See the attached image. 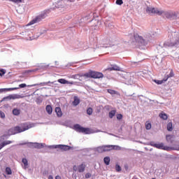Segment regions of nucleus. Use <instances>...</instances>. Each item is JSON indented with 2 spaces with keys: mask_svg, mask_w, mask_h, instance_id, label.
<instances>
[{
  "mask_svg": "<svg viewBox=\"0 0 179 179\" xmlns=\"http://www.w3.org/2000/svg\"><path fill=\"white\" fill-rule=\"evenodd\" d=\"M69 2H75V0H68Z\"/></svg>",
  "mask_w": 179,
  "mask_h": 179,
  "instance_id": "obj_51",
  "label": "nucleus"
},
{
  "mask_svg": "<svg viewBox=\"0 0 179 179\" xmlns=\"http://www.w3.org/2000/svg\"><path fill=\"white\" fill-rule=\"evenodd\" d=\"M145 129L149 130L152 129V124L149 122H145Z\"/></svg>",
  "mask_w": 179,
  "mask_h": 179,
  "instance_id": "obj_29",
  "label": "nucleus"
},
{
  "mask_svg": "<svg viewBox=\"0 0 179 179\" xmlns=\"http://www.w3.org/2000/svg\"><path fill=\"white\" fill-rule=\"evenodd\" d=\"M46 111L48 114H52V107L50 105L46 106Z\"/></svg>",
  "mask_w": 179,
  "mask_h": 179,
  "instance_id": "obj_22",
  "label": "nucleus"
},
{
  "mask_svg": "<svg viewBox=\"0 0 179 179\" xmlns=\"http://www.w3.org/2000/svg\"><path fill=\"white\" fill-rule=\"evenodd\" d=\"M169 39L164 43V47H176L179 44L178 34L176 32L169 35Z\"/></svg>",
  "mask_w": 179,
  "mask_h": 179,
  "instance_id": "obj_4",
  "label": "nucleus"
},
{
  "mask_svg": "<svg viewBox=\"0 0 179 179\" xmlns=\"http://www.w3.org/2000/svg\"><path fill=\"white\" fill-rule=\"evenodd\" d=\"M173 76H174V74L173 73V71H171L169 75H168V77L166 78V79H169V78H173Z\"/></svg>",
  "mask_w": 179,
  "mask_h": 179,
  "instance_id": "obj_41",
  "label": "nucleus"
},
{
  "mask_svg": "<svg viewBox=\"0 0 179 179\" xmlns=\"http://www.w3.org/2000/svg\"><path fill=\"white\" fill-rule=\"evenodd\" d=\"M3 144V145L5 147L6 146V145H10V143H12V141H4L3 143H1Z\"/></svg>",
  "mask_w": 179,
  "mask_h": 179,
  "instance_id": "obj_35",
  "label": "nucleus"
},
{
  "mask_svg": "<svg viewBox=\"0 0 179 179\" xmlns=\"http://www.w3.org/2000/svg\"><path fill=\"white\" fill-rule=\"evenodd\" d=\"M79 103H80V100L79 99V98H78V96H74V100L73 101V105L76 106L79 104Z\"/></svg>",
  "mask_w": 179,
  "mask_h": 179,
  "instance_id": "obj_21",
  "label": "nucleus"
},
{
  "mask_svg": "<svg viewBox=\"0 0 179 179\" xmlns=\"http://www.w3.org/2000/svg\"><path fill=\"white\" fill-rule=\"evenodd\" d=\"M56 8H62V9H63V10H65L66 9V7L65 6V1L60 0L57 2V5L56 6Z\"/></svg>",
  "mask_w": 179,
  "mask_h": 179,
  "instance_id": "obj_11",
  "label": "nucleus"
},
{
  "mask_svg": "<svg viewBox=\"0 0 179 179\" xmlns=\"http://www.w3.org/2000/svg\"><path fill=\"white\" fill-rule=\"evenodd\" d=\"M84 76H86V78H92V71L89 72L88 73H85Z\"/></svg>",
  "mask_w": 179,
  "mask_h": 179,
  "instance_id": "obj_38",
  "label": "nucleus"
},
{
  "mask_svg": "<svg viewBox=\"0 0 179 179\" xmlns=\"http://www.w3.org/2000/svg\"><path fill=\"white\" fill-rule=\"evenodd\" d=\"M167 131H169L171 132L173 131V123L172 122H169L167 124Z\"/></svg>",
  "mask_w": 179,
  "mask_h": 179,
  "instance_id": "obj_25",
  "label": "nucleus"
},
{
  "mask_svg": "<svg viewBox=\"0 0 179 179\" xmlns=\"http://www.w3.org/2000/svg\"><path fill=\"white\" fill-rule=\"evenodd\" d=\"M34 148H36L37 149H41L43 148H48L50 145L47 146L45 143H34Z\"/></svg>",
  "mask_w": 179,
  "mask_h": 179,
  "instance_id": "obj_14",
  "label": "nucleus"
},
{
  "mask_svg": "<svg viewBox=\"0 0 179 179\" xmlns=\"http://www.w3.org/2000/svg\"><path fill=\"white\" fill-rule=\"evenodd\" d=\"M60 178H61V177H59V176L55 177V179H60Z\"/></svg>",
  "mask_w": 179,
  "mask_h": 179,
  "instance_id": "obj_50",
  "label": "nucleus"
},
{
  "mask_svg": "<svg viewBox=\"0 0 179 179\" xmlns=\"http://www.w3.org/2000/svg\"><path fill=\"white\" fill-rule=\"evenodd\" d=\"M8 1H10V2H15V3L19 2V0H8Z\"/></svg>",
  "mask_w": 179,
  "mask_h": 179,
  "instance_id": "obj_47",
  "label": "nucleus"
},
{
  "mask_svg": "<svg viewBox=\"0 0 179 179\" xmlns=\"http://www.w3.org/2000/svg\"><path fill=\"white\" fill-rule=\"evenodd\" d=\"M110 157H106L103 158V162L105 163V164L106 166H109L110 165Z\"/></svg>",
  "mask_w": 179,
  "mask_h": 179,
  "instance_id": "obj_23",
  "label": "nucleus"
},
{
  "mask_svg": "<svg viewBox=\"0 0 179 179\" xmlns=\"http://www.w3.org/2000/svg\"><path fill=\"white\" fill-rule=\"evenodd\" d=\"M108 93H109L110 94H112V95L117 94V92H115L113 90H108Z\"/></svg>",
  "mask_w": 179,
  "mask_h": 179,
  "instance_id": "obj_36",
  "label": "nucleus"
},
{
  "mask_svg": "<svg viewBox=\"0 0 179 179\" xmlns=\"http://www.w3.org/2000/svg\"><path fill=\"white\" fill-rule=\"evenodd\" d=\"M33 125L30 123H24L20 126H17L13 127L8 130L9 135H16V134H20L21 132H24V131H27V129H30L32 128Z\"/></svg>",
  "mask_w": 179,
  "mask_h": 179,
  "instance_id": "obj_2",
  "label": "nucleus"
},
{
  "mask_svg": "<svg viewBox=\"0 0 179 179\" xmlns=\"http://www.w3.org/2000/svg\"><path fill=\"white\" fill-rule=\"evenodd\" d=\"M124 1L122 0H116V5H122Z\"/></svg>",
  "mask_w": 179,
  "mask_h": 179,
  "instance_id": "obj_37",
  "label": "nucleus"
},
{
  "mask_svg": "<svg viewBox=\"0 0 179 179\" xmlns=\"http://www.w3.org/2000/svg\"><path fill=\"white\" fill-rule=\"evenodd\" d=\"M166 80H167V78H166L165 80H155V82L157 85H162V83H163L164 82H166Z\"/></svg>",
  "mask_w": 179,
  "mask_h": 179,
  "instance_id": "obj_30",
  "label": "nucleus"
},
{
  "mask_svg": "<svg viewBox=\"0 0 179 179\" xmlns=\"http://www.w3.org/2000/svg\"><path fill=\"white\" fill-rule=\"evenodd\" d=\"M87 114L88 115H92V114H93V108H88L87 109Z\"/></svg>",
  "mask_w": 179,
  "mask_h": 179,
  "instance_id": "obj_31",
  "label": "nucleus"
},
{
  "mask_svg": "<svg viewBox=\"0 0 179 179\" xmlns=\"http://www.w3.org/2000/svg\"><path fill=\"white\" fill-rule=\"evenodd\" d=\"M92 78L93 79H100L104 77V75L102 73L97 72V71H92Z\"/></svg>",
  "mask_w": 179,
  "mask_h": 179,
  "instance_id": "obj_9",
  "label": "nucleus"
},
{
  "mask_svg": "<svg viewBox=\"0 0 179 179\" xmlns=\"http://www.w3.org/2000/svg\"><path fill=\"white\" fill-rule=\"evenodd\" d=\"M117 112L115 110H111L109 112V117L113 118Z\"/></svg>",
  "mask_w": 179,
  "mask_h": 179,
  "instance_id": "obj_32",
  "label": "nucleus"
},
{
  "mask_svg": "<svg viewBox=\"0 0 179 179\" xmlns=\"http://www.w3.org/2000/svg\"><path fill=\"white\" fill-rule=\"evenodd\" d=\"M48 173H51V171H44L43 174H48Z\"/></svg>",
  "mask_w": 179,
  "mask_h": 179,
  "instance_id": "obj_46",
  "label": "nucleus"
},
{
  "mask_svg": "<svg viewBox=\"0 0 179 179\" xmlns=\"http://www.w3.org/2000/svg\"><path fill=\"white\" fill-rule=\"evenodd\" d=\"M41 19H44V17H43V16H41V15H39V16L36 17V18H34V20H32L31 22H29L27 24V26H31V24L38 23V22H40L41 20Z\"/></svg>",
  "mask_w": 179,
  "mask_h": 179,
  "instance_id": "obj_10",
  "label": "nucleus"
},
{
  "mask_svg": "<svg viewBox=\"0 0 179 179\" xmlns=\"http://www.w3.org/2000/svg\"><path fill=\"white\" fill-rule=\"evenodd\" d=\"M48 178H49V179H52V178H52V176H50Z\"/></svg>",
  "mask_w": 179,
  "mask_h": 179,
  "instance_id": "obj_52",
  "label": "nucleus"
},
{
  "mask_svg": "<svg viewBox=\"0 0 179 179\" xmlns=\"http://www.w3.org/2000/svg\"><path fill=\"white\" fill-rule=\"evenodd\" d=\"M2 148H4V146L3 145L2 143L0 144V150L1 149H2Z\"/></svg>",
  "mask_w": 179,
  "mask_h": 179,
  "instance_id": "obj_48",
  "label": "nucleus"
},
{
  "mask_svg": "<svg viewBox=\"0 0 179 179\" xmlns=\"http://www.w3.org/2000/svg\"><path fill=\"white\" fill-rule=\"evenodd\" d=\"M159 117L162 120H167V118H169V117L167 116V114H166V113H161V114H159Z\"/></svg>",
  "mask_w": 179,
  "mask_h": 179,
  "instance_id": "obj_28",
  "label": "nucleus"
},
{
  "mask_svg": "<svg viewBox=\"0 0 179 179\" xmlns=\"http://www.w3.org/2000/svg\"><path fill=\"white\" fill-rule=\"evenodd\" d=\"M6 174H8V175L12 174V170L10 169V168L9 167L6 168Z\"/></svg>",
  "mask_w": 179,
  "mask_h": 179,
  "instance_id": "obj_34",
  "label": "nucleus"
},
{
  "mask_svg": "<svg viewBox=\"0 0 179 179\" xmlns=\"http://www.w3.org/2000/svg\"><path fill=\"white\" fill-rule=\"evenodd\" d=\"M48 83H51V82H47V83H41L40 84H33L31 85H28V87H33L34 86H47V85H48Z\"/></svg>",
  "mask_w": 179,
  "mask_h": 179,
  "instance_id": "obj_18",
  "label": "nucleus"
},
{
  "mask_svg": "<svg viewBox=\"0 0 179 179\" xmlns=\"http://www.w3.org/2000/svg\"><path fill=\"white\" fill-rule=\"evenodd\" d=\"M19 87H13V88H1L0 89V92L2 93L3 92H10L12 90H17Z\"/></svg>",
  "mask_w": 179,
  "mask_h": 179,
  "instance_id": "obj_17",
  "label": "nucleus"
},
{
  "mask_svg": "<svg viewBox=\"0 0 179 179\" xmlns=\"http://www.w3.org/2000/svg\"><path fill=\"white\" fill-rule=\"evenodd\" d=\"M13 114L14 115H19L20 114V110L17 109V108H15L13 110Z\"/></svg>",
  "mask_w": 179,
  "mask_h": 179,
  "instance_id": "obj_26",
  "label": "nucleus"
},
{
  "mask_svg": "<svg viewBox=\"0 0 179 179\" xmlns=\"http://www.w3.org/2000/svg\"><path fill=\"white\" fill-rule=\"evenodd\" d=\"M22 169H24V170H27V169H29V162L27 161V159L26 158H23L22 159Z\"/></svg>",
  "mask_w": 179,
  "mask_h": 179,
  "instance_id": "obj_13",
  "label": "nucleus"
},
{
  "mask_svg": "<svg viewBox=\"0 0 179 179\" xmlns=\"http://www.w3.org/2000/svg\"><path fill=\"white\" fill-rule=\"evenodd\" d=\"M49 149H62L63 150H69L71 147L65 145H49Z\"/></svg>",
  "mask_w": 179,
  "mask_h": 179,
  "instance_id": "obj_8",
  "label": "nucleus"
},
{
  "mask_svg": "<svg viewBox=\"0 0 179 179\" xmlns=\"http://www.w3.org/2000/svg\"><path fill=\"white\" fill-rule=\"evenodd\" d=\"M152 179H155V178H152Z\"/></svg>",
  "mask_w": 179,
  "mask_h": 179,
  "instance_id": "obj_53",
  "label": "nucleus"
},
{
  "mask_svg": "<svg viewBox=\"0 0 179 179\" xmlns=\"http://www.w3.org/2000/svg\"><path fill=\"white\" fill-rule=\"evenodd\" d=\"M20 145H27V143H20Z\"/></svg>",
  "mask_w": 179,
  "mask_h": 179,
  "instance_id": "obj_49",
  "label": "nucleus"
},
{
  "mask_svg": "<svg viewBox=\"0 0 179 179\" xmlns=\"http://www.w3.org/2000/svg\"><path fill=\"white\" fill-rule=\"evenodd\" d=\"M3 75H5V71L0 70V76H3Z\"/></svg>",
  "mask_w": 179,
  "mask_h": 179,
  "instance_id": "obj_43",
  "label": "nucleus"
},
{
  "mask_svg": "<svg viewBox=\"0 0 179 179\" xmlns=\"http://www.w3.org/2000/svg\"><path fill=\"white\" fill-rule=\"evenodd\" d=\"M93 150L96 153H104V152H110V150H121V147L113 145H101L93 148Z\"/></svg>",
  "mask_w": 179,
  "mask_h": 179,
  "instance_id": "obj_3",
  "label": "nucleus"
},
{
  "mask_svg": "<svg viewBox=\"0 0 179 179\" xmlns=\"http://www.w3.org/2000/svg\"><path fill=\"white\" fill-rule=\"evenodd\" d=\"M107 71H121V68L117 65H113L112 67L108 68Z\"/></svg>",
  "mask_w": 179,
  "mask_h": 179,
  "instance_id": "obj_19",
  "label": "nucleus"
},
{
  "mask_svg": "<svg viewBox=\"0 0 179 179\" xmlns=\"http://www.w3.org/2000/svg\"><path fill=\"white\" fill-rule=\"evenodd\" d=\"M115 169V171L117 172H120L122 170L121 166L118 164H116Z\"/></svg>",
  "mask_w": 179,
  "mask_h": 179,
  "instance_id": "obj_33",
  "label": "nucleus"
},
{
  "mask_svg": "<svg viewBox=\"0 0 179 179\" xmlns=\"http://www.w3.org/2000/svg\"><path fill=\"white\" fill-rule=\"evenodd\" d=\"M26 86H27L26 84L23 83V84H20L19 85V87L23 88V87H26Z\"/></svg>",
  "mask_w": 179,
  "mask_h": 179,
  "instance_id": "obj_45",
  "label": "nucleus"
},
{
  "mask_svg": "<svg viewBox=\"0 0 179 179\" xmlns=\"http://www.w3.org/2000/svg\"><path fill=\"white\" fill-rule=\"evenodd\" d=\"M173 136L171 135H166V141L167 142H170L171 143H173Z\"/></svg>",
  "mask_w": 179,
  "mask_h": 179,
  "instance_id": "obj_27",
  "label": "nucleus"
},
{
  "mask_svg": "<svg viewBox=\"0 0 179 179\" xmlns=\"http://www.w3.org/2000/svg\"><path fill=\"white\" fill-rule=\"evenodd\" d=\"M57 82H59V83H62V85H73V82H69L64 78H61V79H59L57 80Z\"/></svg>",
  "mask_w": 179,
  "mask_h": 179,
  "instance_id": "obj_15",
  "label": "nucleus"
},
{
  "mask_svg": "<svg viewBox=\"0 0 179 179\" xmlns=\"http://www.w3.org/2000/svg\"><path fill=\"white\" fill-rule=\"evenodd\" d=\"M90 177H92V174H90L89 173L85 174V178H90Z\"/></svg>",
  "mask_w": 179,
  "mask_h": 179,
  "instance_id": "obj_44",
  "label": "nucleus"
},
{
  "mask_svg": "<svg viewBox=\"0 0 179 179\" xmlns=\"http://www.w3.org/2000/svg\"><path fill=\"white\" fill-rule=\"evenodd\" d=\"M147 13H154L155 15H164L167 19H170L171 20H174V19H177V13L173 11L164 12L162 9L156 8L153 7H147L146 8Z\"/></svg>",
  "mask_w": 179,
  "mask_h": 179,
  "instance_id": "obj_1",
  "label": "nucleus"
},
{
  "mask_svg": "<svg viewBox=\"0 0 179 179\" xmlns=\"http://www.w3.org/2000/svg\"><path fill=\"white\" fill-rule=\"evenodd\" d=\"M106 45H108L109 47L111 45H114V43H113V41L111 39H106L105 41Z\"/></svg>",
  "mask_w": 179,
  "mask_h": 179,
  "instance_id": "obj_24",
  "label": "nucleus"
},
{
  "mask_svg": "<svg viewBox=\"0 0 179 179\" xmlns=\"http://www.w3.org/2000/svg\"><path fill=\"white\" fill-rule=\"evenodd\" d=\"M74 129H76L77 131V132H82L83 134H96L97 132H101V131H100V130H93V129H89V128L82 127L79 124H76L74 126Z\"/></svg>",
  "mask_w": 179,
  "mask_h": 179,
  "instance_id": "obj_5",
  "label": "nucleus"
},
{
  "mask_svg": "<svg viewBox=\"0 0 179 179\" xmlns=\"http://www.w3.org/2000/svg\"><path fill=\"white\" fill-rule=\"evenodd\" d=\"M55 113H56L57 117H62V111L61 110V108L57 107L55 108Z\"/></svg>",
  "mask_w": 179,
  "mask_h": 179,
  "instance_id": "obj_20",
  "label": "nucleus"
},
{
  "mask_svg": "<svg viewBox=\"0 0 179 179\" xmlns=\"http://www.w3.org/2000/svg\"><path fill=\"white\" fill-rule=\"evenodd\" d=\"M5 99H8L9 100H16L17 99H22V96L19 95V94H10L6 97L4 98Z\"/></svg>",
  "mask_w": 179,
  "mask_h": 179,
  "instance_id": "obj_12",
  "label": "nucleus"
},
{
  "mask_svg": "<svg viewBox=\"0 0 179 179\" xmlns=\"http://www.w3.org/2000/svg\"><path fill=\"white\" fill-rule=\"evenodd\" d=\"M148 145H150V146H153L154 148H155L156 146V143L155 142H150Z\"/></svg>",
  "mask_w": 179,
  "mask_h": 179,
  "instance_id": "obj_42",
  "label": "nucleus"
},
{
  "mask_svg": "<svg viewBox=\"0 0 179 179\" xmlns=\"http://www.w3.org/2000/svg\"><path fill=\"white\" fill-rule=\"evenodd\" d=\"M155 148H157V149H162L163 150H179V145H175L174 147L171 148L167 145H164L163 143H155Z\"/></svg>",
  "mask_w": 179,
  "mask_h": 179,
  "instance_id": "obj_6",
  "label": "nucleus"
},
{
  "mask_svg": "<svg viewBox=\"0 0 179 179\" xmlns=\"http://www.w3.org/2000/svg\"><path fill=\"white\" fill-rule=\"evenodd\" d=\"M134 38L138 43H141V44L145 43L143 38L142 36H140L139 35H135Z\"/></svg>",
  "mask_w": 179,
  "mask_h": 179,
  "instance_id": "obj_16",
  "label": "nucleus"
},
{
  "mask_svg": "<svg viewBox=\"0 0 179 179\" xmlns=\"http://www.w3.org/2000/svg\"><path fill=\"white\" fill-rule=\"evenodd\" d=\"M86 169V164L83 163L79 166L74 165L73 166V171H78V173H83Z\"/></svg>",
  "mask_w": 179,
  "mask_h": 179,
  "instance_id": "obj_7",
  "label": "nucleus"
},
{
  "mask_svg": "<svg viewBox=\"0 0 179 179\" xmlns=\"http://www.w3.org/2000/svg\"><path fill=\"white\" fill-rule=\"evenodd\" d=\"M0 117L5 118V113L0 110Z\"/></svg>",
  "mask_w": 179,
  "mask_h": 179,
  "instance_id": "obj_39",
  "label": "nucleus"
},
{
  "mask_svg": "<svg viewBox=\"0 0 179 179\" xmlns=\"http://www.w3.org/2000/svg\"><path fill=\"white\" fill-rule=\"evenodd\" d=\"M117 120H122V114H117L116 115Z\"/></svg>",
  "mask_w": 179,
  "mask_h": 179,
  "instance_id": "obj_40",
  "label": "nucleus"
}]
</instances>
